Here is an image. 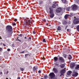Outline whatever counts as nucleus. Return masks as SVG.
I'll return each instance as SVG.
<instances>
[{"label":"nucleus","mask_w":79,"mask_h":79,"mask_svg":"<svg viewBox=\"0 0 79 79\" xmlns=\"http://www.w3.org/2000/svg\"><path fill=\"white\" fill-rule=\"evenodd\" d=\"M22 21L25 25L30 24L31 23V20H27V19H25L24 18H23Z\"/></svg>","instance_id":"f257e3e1"},{"label":"nucleus","mask_w":79,"mask_h":79,"mask_svg":"<svg viewBox=\"0 0 79 79\" xmlns=\"http://www.w3.org/2000/svg\"><path fill=\"white\" fill-rule=\"evenodd\" d=\"M6 29L9 32H11L13 30V28H12V27L10 26H8L6 27Z\"/></svg>","instance_id":"f03ea898"},{"label":"nucleus","mask_w":79,"mask_h":79,"mask_svg":"<svg viewBox=\"0 0 79 79\" xmlns=\"http://www.w3.org/2000/svg\"><path fill=\"white\" fill-rule=\"evenodd\" d=\"M73 23L75 24H77L79 23V18H76L74 20Z\"/></svg>","instance_id":"7ed1b4c3"},{"label":"nucleus","mask_w":79,"mask_h":79,"mask_svg":"<svg viewBox=\"0 0 79 79\" xmlns=\"http://www.w3.org/2000/svg\"><path fill=\"white\" fill-rule=\"evenodd\" d=\"M72 10L75 11V10H76L77 8V5H76V4H74L72 6Z\"/></svg>","instance_id":"20e7f679"},{"label":"nucleus","mask_w":79,"mask_h":79,"mask_svg":"<svg viewBox=\"0 0 79 79\" xmlns=\"http://www.w3.org/2000/svg\"><path fill=\"white\" fill-rule=\"evenodd\" d=\"M49 76H50L51 79H53L55 77V75L54 74V73H52L49 74Z\"/></svg>","instance_id":"39448f33"},{"label":"nucleus","mask_w":79,"mask_h":79,"mask_svg":"<svg viewBox=\"0 0 79 79\" xmlns=\"http://www.w3.org/2000/svg\"><path fill=\"white\" fill-rule=\"evenodd\" d=\"M59 60L60 62L61 63H63V62L64 61V59L63 57H60L59 58Z\"/></svg>","instance_id":"423d86ee"},{"label":"nucleus","mask_w":79,"mask_h":79,"mask_svg":"<svg viewBox=\"0 0 79 79\" xmlns=\"http://www.w3.org/2000/svg\"><path fill=\"white\" fill-rule=\"evenodd\" d=\"M49 13L50 14H52L54 13L53 10V8H52V7H49Z\"/></svg>","instance_id":"0eeeda50"},{"label":"nucleus","mask_w":79,"mask_h":79,"mask_svg":"<svg viewBox=\"0 0 79 79\" xmlns=\"http://www.w3.org/2000/svg\"><path fill=\"white\" fill-rule=\"evenodd\" d=\"M61 11H62V9H61V8L60 7L57 8L56 10V11L57 13H60Z\"/></svg>","instance_id":"6e6552de"},{"label":"nucleus","mask_w":79,"mask_h":79,"mask_svg":"<svg viewBox=\"0 0 79 79\" xmlns=\"http://www.w3.org/2000/svg\"><path fill=\"white\" fill-rule=\"evenodd\" d=\"M52 71H53L54 73H57L58 72V69L56 68H54L52 69Z\"/></svg>","instance_id":"1a4fd4ad"},{"label":"nucleus","mask_w":79,"mask_h":79,"mask_svg":"<svg viewBox=\"0 0 79 79\" xmlns=\"http://www.w3.org/2000/svg\"><path fill=\"white\" fill-rule=\"evenodd\" d=\"M65 71H65V69H63V70H60V73L61 74L60 76H61L62 74H64V73H65Z\"/></svg>","instance_id":"9d476101"},{"label":"nucleus","mask_w":79,"mask_h":79,"mask_svg":"<svg viewBox=\"0 0 79 79\" xmlns=\"http://www.w3.org/2000/svg\"><path fill=\"white\" fill-rule=\"evenodd\" d=\"M73 77H76V76H77V75H78V73L75 72L74 71H73Z\"/></svg>","instance_id":"9b49d317"},{"label":"nucleus","mask_w":79,"mask_h":79,"mask_svg":"<svg viewBox=\"0 0 79 79\" xmlns=\"http://www.w3.org/2000/svg\"><path fill=\"white\" fill-rule=\"evenodd\" d=\"M75 66V64L74 63H72L70 65V67L71 68H73Z\"/></svg>","instance_id":"f8f14e48"},{"label":"nucleus","mask_w":79,"mask_h":79,"mask_svg":"<svg viewBox=\"0 0 79 79\" xmlns=\"http://www.w3.org/2000/svg\"><path fill=\"white\" fill-rule=\"evenodd\" d=\"M54 16H55V14L54 13L53 14H51L50 15V17L51 18H53V17H54Z\"/></svg>","instance_id":"ddd939ff"},{"label":"nucleus","mask_w":79,"mask_h":79,"mask_svg":"<svg viewBox=\"0 0 79 79\" xmlns=\"http://www.w3.org/2000/svg\"><path fill=\"white\" fill-rule=\"evenodd\" d=\"M58 57H55L54 58V62H56V61H58Z\"/></svg>","instance_id":"4468645a"},{"label":"nucleus","mask_w":79,"mask_h":79,"mask_svg":"<svg viewBox=\"0 0 79 79\" xmlns=\"http://www.w3.org/2000/svg\"><path fill=\"white\" fill-rule=\"evenodd\" d=\"M37 69H38V67L37 66H35L33 67V70H34V71H35V70Z\"/></svg>","instance_id":"2eb2a0df"},{"label":"nucleus","mask_w":79,"mask_h":79,"mask_svg":"<svg viewBox=\"0 0 79 79\" xmlns=\"http://www.w3.org/2000/svg\"><path fill=\"white\" fill-rule=\"evenodd\" d=\"M60 66L61 68H64V64H60Z\"/></svg>","instance_id":"dca6fc26"},{"label":"nucleus","mask_w":79,"mask_h":79,"mask_svg":"<svg viewBox=\"0 0 79 79\" xmlns=\"http://www.w3.org/2000/svg\"><path fill=\"white\" fill-rule=\"evenodd\" d=\"M68 59L69 60H71L72 59V57H71V55H69Z\"/></svg>","instance_id":"f3484780"},{"label":"nucleus","mask_w":79,"mask_h":79,"mask_svg":"<svg viewBox=\"0 0 79 79\" xmlns=\"http://www.w3.org/2000/svg\"><path fill=\"white\" fill-rule=\"evenodd\" d=\"M61 29V27L58 26L57 27V30H58L59 31H60Z\"/></svg>","instance_id":"a211bd4d"},{"label":"nucleus","mask_w":79,"mask_h":79,"mask_svg":"<svg viewBox=\"0 0 79 79\" xmlns=\"http://www.w3.org/2000/svg\"><path fill=\"white\" fill-rule=\"evenodd\" d=\"M71 71H69L68 73H67V74L68 75H70V74H71Z\"/></svg>","instance_id":"6ab92c4d"},{"label":"nucleus","mask_w":79,"mask_h":79,"mask_svg":"<svg viewBox=\"0 0 79 79\" xmlns=\"http://www.w3.org/2000/svg\"><path fill=\"white\" fill-rule=\"evenodd\" d=\"M68 15H66L64 16V18L65 19H68Z\"/></svg>","instance_id":"aec40b11"},{"label":"nucleus","mask_w":79,"mask_h":79,"mask_svg":"<svg viewBox=\"0 0 79 79\" xmlns=\"http://www.w3.org/2000/svg\"><path fill=\"white\" fill-rule=\"evenodd\" d=\"M76 28L77 31L79 32V25Z\"/></svg>","instance_id":"412c9836"},{"label":"nucleus","mask_w":79,"mask_h":79,"mask_svg":"<svg viewBox=\"0 0 79 79\" xmlns=\"http://www.w3.org/2000/svg\"><path fill=\"white\" fill-rule=\"evenodd\" d=\"M75 69H79V65H78L75 68Z\"/></svg>","instance_id":"4be33fe9"},{"label":"nucleus","mask_w":79,"mask_h":79,"mask_svg":"<svg viewBox=\"0 0 79 79\" xmlns=\"http://www.w3.org/2000/svg\"><path fill=\"white\" fill-rule=\"evenodd\" d=\"M56 5H55V4H53L52 6V7L53 8H56Z\"/></svg>","instance_id":"5701e85b"},{"label":"nucleus","mask_w":79,"mask_h":79,"mask_svg":"<svg viewBox=\"0 0 79 79\" xmlns=\"http://www.w3.org/2000/svg\"><path fill=\"white\" fill-rule=\"evenodd\" d=\"M62 2H63L64 3L66 2V0H61Z\"/></svg>","instance_id":"b1692460"},{"label":"nucleus","mask_w":79,"mask_h":79,"mask_svg":"<svg viewBox=\"0 0 79 79\" xmlns=\"http://www.w3.org/2000/svg\"><path fill=\"white\" fill-rule=\"evenodd\" d=\"M67 23V22H66L65 21H64L63 22V24H66Z\"/></svg>","instance_id":"393cba45"},{"label":"nucleus","mask_w":79,"mask_h":79,"mask_svg":"<svg viewBox=\"0 0 79 79\" xmlns=\"http://www.w3.org/2000/svg\"><path fill=\"white\" fill-rule=\"evenodd\" d=\"M66 54H64L63 56L65 58H66Z\"/></svg>","instance_id":"a878e982"},{"label":"nucleus","mask_w":79,"mask_h":79,"mask_svg":"<svg viewBox=\"0 0 79 79\" xmlns=\"http://www.w3.org/2000/svg\"><path fill=\"white\" fill-rule=\"evenodd\" d=\"M43 42H46V40H45V39H43Z\"/></svg>","instance_id":"bb28decb"},{"label":"nucleus","mask_w":79,"mask_h":79,"mask_svg":"<svg viewBox=\"0 0 79 79\" xmlns=\"http://www.w3.org/2000/svg\"><path fill=\"white\" fill-rule=\"evenodd\" d=\"M21 71H24V69L22 68H20Z\"/></svg>","instance_id":"cd10ccee"},{"label":"nucleus","mask_w":79,"mask_h":79,"mask_svg":"<svg viewBox=\"0 0 79 79\" xmlns=\"http://www.w3.org/2000/svg\"><path fill=\"white\" fill-rule=\"evenodd\" d=\"M67 10L68 11H69V7H67Z\"/></svg>","instance_id":"c85d7f7f"},{"label":"nucleus","mask_w":79,"mask_h":79,"mask_svg":"<svg viewBox=\"0 0 79 79\" xmlns=\"http://www.w3.org/2000/svg\"><path fill=\"white\" fill-rule=\"evenodd\" d=\"M17 41H20V42H21V40H19V39H17Z\"/></svg>","instance_id":"c756f323"},{"label":"nucleus","mask_w":79,"mask_h":79,"mask_svg":"<svg viewBox=\"0 0 79 79\" xmlns=\"http://www.w3.org/2000/svg\"><path fill=\"white\" fill-rule=\"evenodd\" d=\"M17 41H20V42H21V40H19V39H17Z\"/></svg>","instance_id":"7c9ffc66"},{"label":"nucleus","mask_w":79,"mask_h":79,"mask_svg":"<svg viewBox=\"0 0 79 79\" xmlns=\"http://www.w3.org/2000/svg\"><path fill=\"white\" fill-rule=\"evenodd\" d=\"M42 60H45V57H43V58H42Z\"/></svg>","instance_id":"2f4dec72"},{"label":"nucleus","mask_w":79,"mask_h":79,"mask_svg":"<svg viewBox=\"0 0 79 79\" xmlns=\"http://www.w3.org/2000/svg\"><path fill=\"white\" fill-rule=\"evenodd\" d=\"M7 51L8 52H10V49H8Z\"/></svg>","instance_id":"473e14b6"},{"label":"nucleus","mask_w":79,"mask_h":79,"mask_svg":"<svg viewBox=\"0 0 79 79\" xmlns=\"http://www.w3.org/2000/svg\"><path fill=\"white\" fill-rule=\"evenodd\" d=\"M14 21H15V22H16L17 21V19H15L14 20Z\"/></svg>","instance_id":"72a5a7b5"},{"label":"nucleus","mask_w":79,"mask_h":79,"mask_svg":"<svg viewBox=\"0 0 79 79\" xmlns=\"http://www.w3.org/2000/svg\"><path fill=\"white\" fill-rule=\"evenodd\" d=\"M19 36H20V37H22L23 36V35L22 34H20L19 35Z\"/></svg>","instance_id":"f704fd0d"},{"label":"nucleus","mask_w":79,"mask_h":79,"mask_svg":"<svg viewBox=\"0 0 79 79\" xmlns=\"http://www.w3.org/2000/svg\"><path fill=\"white\" fill-rule=\"evenodd\" d=\"M28 56V54H25V57H27V56Z\"/></svg>","instance_id":"c9c22d12"},{"label":"nucleus","mask_w":79,"mask_h":79,"mask_svg":"<svg viewBox=\"0 0 79 79\" xmlns=\"http://www.w3.org/2000/svg\"><path fill=\"white\" fill-rule=\"evenodd\" d=\"M24 53V51H23L22 52H20V53Z\"/></svg>","instance_id":"e433bc0d"},{"label":"nucleus","mask_w":79,"mask_h":79,"mask_svg":"<svg viewBox=\"0 0 79 79\" xmlns=\"http://www.w3.org/2000/svg\"><path fill=\"white\" fill-rule=\"evenodd\" d=\"M38 73H41V71H40V70H39L38 71Z\"/></svg>","instance_id":"4c0bfd02"},{"label":"nucleus","mask_w":79,"mask_h":79,"mask_svg":"<svg viewBox=\"0 0 79 79\" xmlns=\"http://www.w3.org/2000/svg\"><path fill=\"white\" fill-rule=\"evenodd\" d=\"M12 47H15V45H14V44H12Z\"/></svg>","instance_id":"58836bf2"},{"label":"nucleus","mask_w":79,"mask_h":79,"mask_svg":"<svg viewBox=\"0 0 79 79\" xmlns=\"http://www.w3.org/2000/svg\"><path fill=\"white\" fill-rule=\"evenodd\" d=\"M2 50V48H0V52H1Z\"/></svg>","instance_id":"ea45409f"},{"label":"nucleus","mask_w":79,"mask_h":79,"mask_svg":"<svg viewBox=\"0 0 79 79\" xmlns=\"http://www.w3.org/2000/svg\"><path fill=\"white\" fill-rule=\"evenodd\" d=\"M8 71H7L6 73V74H8Z\"/></svg>","instance_id":"a19ab883"},{"label":"nucleus","mask_w":79,"mask_h":79,"mask_svg":"<svg viewBox=\"0 0 79 79\" xmlns=\"http://www.w3.org/2000/svg\"><path fill=\"white\" fill-rule=\"evenodd\" d=\"M13 25L14 26H16V23H13Z\"/></svg>","instance_id":"79ce46f5"},{"label":"nucleus","mask_w":79,"mask_h":79,"mask_svg":"<svg viewBox=\"0 0 79 79\" xmlns=\"http://www.w3.org/2000/svg\"><path fill=\"white\" fill-rule=\"evenodd\" d=\"M33 32V34H35V31H34Z\"/></svg>","instance_id":"37998d69"},{"label":"nucleus","mask_w":79,"mask_h":79,"mask_svg":"<svg viewBox=\"0 0 79 79\" xmlns=\"http://www.w3.org/2000/svg\"><path fill=\"white\" fill-rule=\"evenodd\" d=\"M29 39H30V40H31V37H29Z\"/></svg>","instance_id":"c03bdc74"},{"label":"nucleus","mask_w":79,"mask_h":79,"mask_svg":"<svg viewBox=\"0 0 79 79\" xmlns=\"http://www.w3.org/2000/svg\"><path fill=\"white\" fill-rule=\"evenodd\" d=\"M17 79H20V77H18L17 78Z\"/></svg>","instance_id":"a18cd8bd"},{"label":"nucleus","mask_w":79,"mask_h":79,"mask_svg":"<svg viewBox=\"0 0 79 79\" xmlns=\"http://www.w3.org/2000/svg\"><path fill=\"white\" fill-rule=\"evenodd\" d=\"M3 45L4 46V47H5V46H6L5 44H3Z\"/></svg>","instance_id":"49530a36"},{"label":"nucleus","mask_w":79,"mask_h":79,"mask_svg":"<svg viewBox=\"0 0 79 79\" xmlns=\"http://www.w3.org/2000/svg\"><path fill=\"white\" fill-rule=\"evenodd\" d=\"M24 38L25 39H27V38L26 37H25Z\"/></svg>","instance_id":"de8ad7c7"},{"label":"nucleus","mask_w":79,"mask_h":79,"mask_svg":"<svg viewBox=\"0 0 79 79\" xmlns=\"http://www.w3.org/2000/svg\"><path fill=\"white\" fill-rule=\"evenodd\" d=\"M2 74V72H0V74Z\"/></svg>","instance_id":"09e8293b"},{"label":"nucleus","mask_w":79,"mask_h":79,"mask_svg":"<svg viewBox=\"0 0 79 79\" xmlns=\"http://www.w3.org/2000/svg\"><path fill=\"white\" fill-rule=\"evenodd\" d=\"M2 38H1V36H0V39H2Z\"/></svg>","instance_id":"8fccbe9b"},{"label":"nucleus","mask_w":79,"mask_h":79,"mask_svg":"<svg viewBox=\"0 0 79 79\" xmlns=\"http://www.w3.org/2000/svg\"><path fill=\"white\" fill-rule=\"evenodd\" d=\"M55 4H56V2H55Z\"/></svg>","instance_id":"3c124183"},{"label":"nucleus","mask_w":79,"mask_h":79,"mask_svg":"<svg viewBox=\"0 0 79 79\" xmlns=\"http://www.w3.org/2000/svg\"><path fill=\"white\" fill-rule=\"evenodd\" d=\"M69 31V29H67V31Z\"/></svg>","instance_id":"603ef678"},{"label":"nucleus","mask_w":79,"mask_h":79,"mask_svg":"<svg viewBox=\"0 0 79 79\" xmlns=\"http://www.w3.org/2000/svg\"><path fill=\"white\" fill-rule=\"evenodd\" d=\"M67 28V27H66L65 28V29L66 30V29Z\"/></svg>","instance_id":"864d4df0"},{"label":"nucleus","mask_w":79,"mask_h":79,"mask_svg":"<svg viewBox=\"0 0 79 79\" xmlns=\"http://www.w3.org/2000/svg\"><path fill=\"white\" fill-rule=\"evenodd\" d=\"M56 5H57V6H58V4H57Z\"/></svg>","instance_id":"5fc2aeb1"},{"label":"nucleus","mask_w":79,"mask_h":79,"mask_svg":"<svg viewBox=\"0 0 79 79\" xmlns=\"http://www.w3.org/2000/svg\"><path fill=\"white\" fill-rule=\"evenodd\" d=\"M6 79H8V78H6Z\"/></svg>","instance_id":"6e6d98bb"},{"label":"nucleus","mask_w":79,"mask_h":79,"mask_svg":"<svg viewBox=\"0 0 79 79\" xmlns=\"http://www.w3.org/2000/svg\"><path fill=\"white\" fill-rule=\"evenodd\" d=\"M41 79H44V78H41Z\"/></svg>","instance_id":"4d7b16f0"},{"label":"nucleus","mask_w":79,"mask_h":79,"mask_svg":"<svg viewBox=\"0 0 79 79\" xmlns=\"http://www.w3.org/2000/svg\"><path fill=\"white\" fill-rule=\"evenodd\" d=\"M31 19H32V18H31Z\"/></svg>","instance_id":"13d9d810"},{"label":"nucleus","mask_w":79,"mask_h":79,"mask_svg":"<svg viewBox=\"0 0 79 79\" xmlns=\"http://www.w3.org/2000/svg\"><path fill=\"white\" fill-rule=\"evenodd\" d=\"M10 79H11V78H10Z\"/></svg>","instance_id":"bf43d9fd"}]
</instances>
